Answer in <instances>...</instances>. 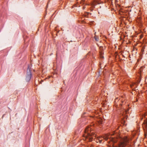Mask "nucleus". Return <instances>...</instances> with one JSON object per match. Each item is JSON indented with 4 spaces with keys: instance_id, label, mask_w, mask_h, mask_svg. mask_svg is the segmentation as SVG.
I'll return each mask as SVG.
<instances>
[{
    "instance_id": "nucleus-1",
    "label": "nucleus",
    "mask_w": 147,
    "mask_h": 147,
    "mask_svg": "<svg viewBox=\"0 0 147 147\" xmlns=\"http://www.w3.org/2000/svg\"><path fill=\"white\" fill-rule=\"evenodd\" d=\"M92 129V128L89 126L86 127L84 130V134L83 135V139L84 140L89 142L92 141L94 133L92 132V131L91 130Z\"/></svg>"
},
{
    "instance_id": "nucleus-2",
    "label": "nucleus",
    "mask_w": 147,
    "mask_h": 147,
    "mask_svg": "<svg viewBox=\"0 0 147 147\" xmlns=\"http://www.w3.org/2000/svg\"><path fill=\"white\" fill-rule=\"evenodd\" d=\"M31 68V65H28V68L27 70L26 76V80L27 81H29L31 77L32 74L31 72L30 68Z\"/></svg>"
},
{
    "instance_id": "nucleus-3",
    "label": "nucleus",
    "mask_w": 147,
    "mask_h": 147,
    "mask_svg": "<svg viewBox=\"0 0 147 147\" xmlns=\"http://www.w3.org/2000/svg\"><path fill=\"white\" fill-rule=\"evenodd\" d=\"M103 138L106 140H107L109 139L113 143H116L117 141V138H110L109 136L107 134L104 136Z\"/></svg>"
},
{
    "instance_id": "nucleus-4",
    "label": "nucleus",
    "mask_w": 147,
    "mask_h": 147,
    "mask_svg": "<svg viewBox=\"0 0 147 147\" xmlns=\"http://www.w3.org/2000/svg\"><path fill=\"white\" fill-rule=\"evenodd\" d=\"M129 139L126 138L124 140L123 142H122L121 144V147H125L127 143L129 142Z\"/></svg>"
},
{
    "instance_id": "nucleus-5",
    "label": "nucleus",
    "mask_w": 147,
    "mask_h": 147,
    "mask_svg": "<svg viewBox=\"0 0 147 147\" xmlns=\"http://www.w3.org/2000/svg\"><path fill=\"white\" fill-rule=\"evenodd\" d=\"M142 126L144 131L147 130V120H144L142 124Z\"/></svg>"
},
{
    "instance_id": "nucleus-6",
    "label": "nucleus",
    "mask_w": 147,
    "mask_h": 147,
    "mask_svg": "<svg viewBox=\"0 0 147 147\" xmlns=\"http://www.w3.org/2000/svg\"><path fill=\"white\" fill-rule=\"evenodd\" d=\"M94 38L96 41H98L99 39L98 37L96 36L94 37Z\"/></svg>"
},
{
    "instance_id": "nucleus-7",
    "label": "nucleus",
    "mask_w": 147,
    "mask_h": 147,
    "mask_svg": "<svg viewBox=\"0 0 147 147\" xmlns=\"http://www.w3.org/2000/svg\"><path fill=\"white\" fill-rule=\"evenodd\" d=\"M92 7H94L95 5L94 4H92Z\"/></svg>"
},
{
    "instance_id": "nucleus-8",
    "label": "nucleus",
    "mask_w": 147,
    "mask_h": 147,
    "mask_svg": "<svg viewBox=\"0 0 147 147\" xmlns=\"http://www.w3.org/2000/svg\"><path fill=\"white\" fill-rule=\"evenodd\" d=\"M146 115H147V112L146 113ZM146 115H144V116L145 117Z\"/></svg>"
},
{
    "instance_id": "nucleus-9",
    "label": "nucleus",
    "mask_w": 147,
    "mask_h": 147,
    "mask_svg": "<svg viewBox=\"0 0 147 147\" xmlns=\"http://www.w3.org/2000/svg\"><path fill=\"white\" fill-rule=\"evenodd\" d=\"M85 8V7L84 6L83 7V9H84V8Z\"/></svg>"
},
{
    "instance_id": "nucleus-10",
    "label": "nucleus",
    "mask_w": 147,
    "mask_h": 147,
    "mask_svg": "<svg viewBox=\"0 0 147 147\" xmlns=\"http://www.w3.org/2000/svg\"><path fill=\"white\" fill-rule=\"evenodd\" d=\"M142 119H143V118H141V120H142Z\"/></svg>"
},
{
    "instance_id": "nucleus-11",
    "label": "nucleus",
    "mask_w": 147,
    "mask_h": 147,
    "mask_svg": "<svg viewBox=\"0 0 147 147\" xmlns=\"http://www.w3.org/2000/svg\"><path fill=\"white\" fill-rule=\"evenodd\" d=\"M102 48V47H100V48Z\"/></svg>"
},
{
    "instance_id": "nucleus-12",
    "label": "nucleus",
    "mask_w": 147,
    "mask_h": 147,
    "mask_svg": "<svg viewBox=\"0 0 147 147\" xmlns=\"http://www.w3.org/2000/svg\"><path fill=\"white\" fill-rule=\"evenodd\" d=\"M4 115H3V117L4 116Z\"/></svg>"
}]
</instances>
